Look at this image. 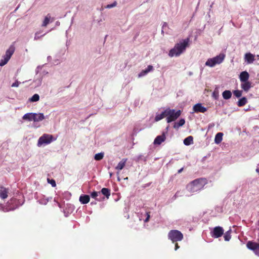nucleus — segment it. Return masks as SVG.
<instances>
[{
  "mask_svg": "<svg viewBox=\"0 0 259 259\" xmlns=\"http://www.w3.org/2000/svg\"><path fill=\"white\" fill-rule=\"evenodd\" d=\"M189 38H187L179 43H177L174 48L169 51L168 56L170 57L179 56L185 51L186 48L189 47Z\"/></svg>",
  "mask_w": 259,
  "mask_h": 259,
  "instance_id": "nucleus-1",
  "label": "nucleus"
},
{
  "mask_svg": "<svg viewBox=\"0 0 259 259\" xmlns=\"http://www.w3.org/2000/svg\"><path fill=\"white\" fill-rule=\"evenodd\" d=\"M207 183L205 178H199L190 182L187 186L188 190L192 193L198 192L202 190Z\"/></svg>",
  "mask_w": 259,
  "mask_h": 259,
  "instance_id": "nucleus-2",
  "label": "nucleus"
},
{
  "mask_svg": "<svg viewBox=\"0 0 259 259\" xmlns=\"http://www.w3.org/2000/svg\"><path fill=\"white\" fill-rule=\"evenodd\" d=\"M168 237L174 243L181 241L183 239V235L180 231L172 230L169 232Z\"/></svg>",
  "mask_w": 259,
  "mask_h": 259,
  "instance_id": "nucleus-3",
  "label": "nucleus"
},
{
  "mask_svg": "<svg viewBox=\"0 0 259 259\" xmlns=\"http://www.w3.org/2000/svg\"><path fill=\"white\" fill-rule=\"evenodd\" d=\"M225 55L223 54H220L218 56L212 58L208 59L205 63V65L210 67H213L216 64L221 63L224 60Z\"/></svg>",
  "mask_w": 259,
  "mask_h": 259,
  "instance_id": "nucleus-4",
  "label": "nucleus"
},
{
  "mask_svg": "<svg viewBox=\"0 0 259 259\" xmlns=\"http://www.w3.org/2000/svg\"><path fill=\"white\" fill-rule=\"evenodd\" d=\"M225 55L223 54H220L218 56L212 58L208 59L205 63V65L210 67H213L216 64L221 63L224 60Z\"/></svg>",
  "mask_w": 259,
  "mask_h": 259,
  "instance_id": "nucleus-5",
  "label": "nucleus"
},
{
  "mask_svg": "<svg viewBox=\"0 0 259 259\" xmlns=\"http://www.w3.org/2000/svg\"><path fill=\"white\" fill-rule=\"evenodd\" d=\"M15 48L14 45H11L7 50L6 54L3 56V59L0 61V66H3L6 65L15 52Z\"/></svg>",
  "mask_w": 259,
  "mask_h": 259,
  "instance_id": "nucleus-6",
  "label": "nucleus"
},
{
  "mask_svg": "<svg viewBox=\"0 0 259 259\" xmlns=\"http://www.w3.org/2000/svg\"><path fill=\"white\" fill-rule=\"evenodd\" d=\"M181 114V111L180 110L176 111L174 109H171L168 108L167 117L166 118V121L167 123H170L172 121H175Z\"/></svg>",
  "mask_w": 259,
  "mask_h": 259,
  "instance_id": "nucleus-7",
  "label": "nucleus"
},
{
  "mask_svg": "<svg viewBox=\"0 0 259 259\" xmlns=\"http://www.w3.org/2000/svg\"><path fill=\"white\" fill-rule=\"evenodd\" d=\"M52 139L53 136L52 135L44 134L39 138L37 146H40L44 144H50L52 141Z\"/></svg>",
  "mask_w": 259,
  "mask_h": 259,
  "instance_id": "nucleus-8",
  "label": "nucleus"
},
{
  "mask_svg": "<svg viewBox=\"0 0 259 259\" xmlns=\"http://www.w3.org/2000/svg\"><path fill=\"white\" fill-rule=\"evenodd\" d=\"M246 246L247 248L252 250L255 255L259 256V243L253 242L252 241H249L246 243Z\"/></svg>",
  "mask_w": 259,
  "mask_h": 259,
  "instance_id": "nucleus-9",
  "label": "nucleus"
},
{
  "mask_svg": "<svg viewBox=\"0 0 259 259\" xmlns=\"http://www.w3.org/2000/svg\"><path fill=\"white\" fill-rule=\"evenodd\" d=\"M224 231V229L222 227H215L213 228V230L211 232V236L215 238H219L223 235Z\"/></svg>",
  "mask_w": 259,
  "mask_h": 259,
  "instance_id": "nucleus-10",
  "label": "nucleus"
},
{
  "mask_svg": "<svg viewBox=\"0 0 259 259\" xmlns=\"http://www.w3.org/2000/svg\"><path fill=\"white\" fill-rule=\"evenodd\" d=\"M193 109L194 112L198 113V112H201V113H204L207 111L206 108L203 106L201 103H197L195 104L193 107Z\"/></svg>",
  "mask_w": 259,
  "mask_h": 259,
  "instance_id": "nucleus-11",
  "label": "nucleus"
},
{
  "mask_svg": "<svg viewBox=\"0 0 259 259\" xmlns=\"http://www.w3.org/2000/svg\"><path fill=\"white\" fill-rule=\"evenodd\" d=\"M166 139L165 134L164 132L161 135L158 136L156 137L154 141V145H160L162 142L165 141Z\"/></svg>",
  "mask_w": 259,
  "mask_h": 259,
  "instance_id": "nucleus-12",
  "label": "nucleus"
},
{
  "mask_svg": "<svg viewBox=\"0 0 259 259\" xmlns=\"http://www.w3.org/2000/svg\"><path fill=\"white\" fill-rule=\"evenodd\" d=\"M9 189L5 187L0 186V197L2 199H6L8 196Z\"/></svg>",
  "mask_w": 259,
  "mask_h": 259,
  "instance_id": "nucleus-13",
  "label": "nucleus"
},
{
  "mask_svg": "<svg viewBox=\"0 0 259 259\" xmlns=\"http://www.w3.org/2000/svg\"><path fill=\"white\" fill-rule=\"evenodd\" d=\"M254 60V56L250 53H246L245 55V60L248 64L252 63Z\"/></svg>",
  "mask_w": 259,
  "mask_h": 259,
  "instance_id": "nucleus-14",
  "label": "nucleus"
},
{
  "mask_svg": "<svg viewBox=\"0 0 259 259\" xmlns=\"http://www.w3.org/2000/svg\"><path fill=\"white\" fill-rule=\"evenodd\" d=\"M241 88L245 92H248L251 87V83L248 81L242 82L241 84Z\"/></svg>",
  "mask_w": 259,
  "mask_h": 259,
  "instance_id": "nucleus-15",
  "label": "nucleus"
},
{
  "mask_svg": "<svg viewBox=\"0 0 259 259\" xmlns=\"http://www.w3.org/2000/svg\"><path fill=\"white\" fill-rule=\"evenodd\" d=\"M249 75L247 72L243 71L242 72L239 76L240 80L242 82L248 81Z\"/></svg>",
  "mask_w": 259,
  "mask_h": 259,
  "instance_id": "nucleus-16",
  "label": "nucleus"
},
{
  "mask_svg": "<svg viewBox=\"0 0 259 259\" xmlns=\"http://www.w3.org/2000/svg\"><path fill=\"white\" fill-rule=\"evenodd\" d=\"M34 122H38L42 121L45 119L43 113H39L38 114L33 113Z\"/></svg>",
  "mask_w": 259,
  "mask_h": 259,
  "instance_id": "nucleus-17",
  "label": "nucleus"
},
{
  "mask_svg": "<svg viewBox=\"0 0 259 259\" xmlns=\"http://www.w3.org/2000/svg\"><path fill=\"white\" fill-rule=\"evenodd\" d=\"M90 200V198L88 195H82L79 197V201L83 204L89 203Z\"/></svg>",
  "mask_w": 259,
  "mask_h": 259,
  "instance_id": "nucleus-18",
  "label": "nucleus"
},
{
  "mask_svg": "<svg viewBox=\"0 0 259 259\" xmlns=\"http://www.w3.org/2000/svg\"><path fill=\"white\" fill-rule=\"evenodd\" d=\"M127 161L126 158H123L120 161L116 166L115 168L117 170H120L123 168L125 165L126 162Z\"/></svg>",
  "mask_w": 259,
  "mask_h": 259,
  "instance_id": "nucleus-19",
  "label": "nucleus"
},
{
  "mask_svg": "<svg viewBox=\"0 0 259 259\" xmlns=\"http://www.w3.org/2000/svg\"><path fill=\"white\" fill-rule=\"evenodd\" d=\"M153 69V67L152 66V65H149L148 66L147 68L145 69V70H143L139 74V77H141V76H143L145 75H146V74H147L148 72H149L150 71H152Z\"/></svg>",
  "mask_w": 259,
  "mask_h": 259,
  "instance_id": "nucleus-20",
  "label": "nucleus"
},
{
  "mask_svg": "<svg viewBox=\"0 0 259 259\" xmlns=\"http://www.w3.org/2000/svg\"><path fill=\"white\" fill-rule=\"evenodd\" d=\"M103 195H104L107 199L109 198L110 196V190L108 188H103L101 189L100 192Z\"/></svg>",
  "mask_w": 259,
  "mask_h": 259,
  "instance_id": "nucleus-21",
  "label": "nucleus"
},
{
  "mask_svg": "<svg viewBox=\"0 0 259 259\" xmlns=\"http://www.w3.org/2000/svg\"><path fill=\"white\" fill-rule=\"evenodd\" d=\"M223 134L222 133H218L215 136L214 142L216 144H220L223 139Z\"/></svg>",
  "mask_w": 259,
  "mask_h": 259,
  "instance_id": "nucleus-22",
  "label": "nucleus"
},
{
  "mask_svg": "<svg viewBox=\"0 0 259 259\" xmlns=\"http://www.w3.org/2000/svg\"><path fill=\"white\" fill-rule=\"evenodd\" d=\"M23 119L27 120L28 121H34L33 113H28L24 114L22 117Z\"/></svg>",
  "mask_w": 259,
  "mask_h": 259,
  "instance_id": "nucleus-23",
  "label": "nucleus"
},
{
  "mask_svg": "<svg viewBox=\"0 0 259 259\" xmlns=\"http://www.w3.org/2000/svg\"><path fill=\"white\" fill-rule=\"evenodd\" d=\"M223 97L225 100L229 99L232 97V93L230 91L226 90L222 93Z\"/></svg>",
  "mask_w": 259,
  "mask_h": 259,
  "instance_id": "nucleus-24",
  "label": "nucleus"
},
{
  "mask_svg": "<svg viewBox=\"0 0 259 259\" xmlns=\"http://www.w3.org/2000/svg\"><path fill=\"white\" fill-rule=\"evenodd\" d=\"M51 16L50 14H48L45 18V19L42 23V27H46L48 24L50 22Z\"/></svg>",
  "mask_w": 259,
  "mask_h": 259,
  "instance_id": "nucleus-25",
  "label": "nucleus"
},
{
  "mask_svg": "<svg viewBox=\"0 0 259 259\" xmlns=\"http://www.w3.org/2000/svg\"><path fill=\"white\" fill-rule=\"evenodd\" d=\"M193 143V138L192 136H190L186 138H185L184 140V144L185 145L188 146L190 145Z\"/></svg>",
  "mask_w": 259,
  "mask_h": 259,
  "instance_id": "nucleus-26",
  "label": "nucleus"
},
{
  "mask_svg": "<svg viewBox=\"0 0 259 259\" xmlns=\"http://www.w3.org/2000/svg\"><path fill=\"white\" fill-rule=\"evenodd\" d=\"M247 102V100L245 97H242L237 102V105L239 107H242L244 106Z\"/></svg>",
  "mask_w": 259,
  "mask_h": 259,
  "instance_id": "nucleus-27",
  "label": "nucleus"
},
{
  "mask_svg": "<svg viewBox=\"0 0 259 259\" xmlns=\"http://www.w3.org/2000/svg\"><path fill=\"white\" fill-rule=\"evenodd\" d=\"M16 207L9 208L7 206H4L2 204L0 203V210L4 212H8L9 211L14 210Z\"/></svg>",
  "mask_w": 259,
  "mask_h": 259,
  "instance_id": "nucleus-28",
  "label": "nucleus"
},
{
  "mask_svg": "<svg viewBox=\"0 0 259 259\" xmlns=\"http://www.w3.org/2000/svg\"><path fill=\"white\" fill-rule=\"evenodd\" d=\"M231 230L230 229L229 231H228L227 232H226L225 233L224 237V239L225 241H229L231 239Z\"/></svg>",
  "mask_w": 259,
  "mask_h": 259,
  "instance_id": "nucleus-29",
  "label": "nucleus"
},
{
  "mask_svg": "<svg viewBox=\"0 0 259 259\" xmlns=\"http://www.w3.org/2000/svg\"><path fill=\"white\" fill-rule=\"evenodd\" d=\"M39 100V96L35 94L32 96V97L30 98L29 100L30 101L32 102H37Z\"/></svg>",
  "mask_w": 259,
  "mask_h": 259,
  "instance_id": "nucleus-30",
  "label": "nucleus"
},
{
  "mask_svg": "<svg viewBox=\"0 0 259 259\" xmlns=\"http://www.w3.org/2000/svg\"><path fill=\"white\" fill-rule=\"evenodd\" d=\"M104 157V153H99L98 154H95L94 156V158L96 160H101Z\"/></svg>",
  "mask_w": 259,
  "mask_h": 259,
  "instance_id": "nucleus-31",
  "label": "nucleus"
},
{
  "mask_svg": "<svg viewBox=\"0 0 259 259\" xmlns=\"http://www.w3.org/2000/svg\"><path fill=\"white\" fill-rule=\"evenodd\" d=\"M99 194H100V192L94 191L91 193V196L93 198H94L98 201H100L101 200L98 199L97 198Z\"/></svg>",
  "mask_w": 259,
  "mask_h": 259,
  "instance_id": "nucleus-32",
  "label": "nucleus"
},
{
  "mask_svg": "<svg viewBox=\"0 0 259 259\" xmlns=\"http://www.w3.org/2000/svg\"><path fill=\"white\" fill-rule=\"evenodd\" d=\"M234 95L237 98H239L242 96V91L239 90H235L233 91Z\"/></svg>",
  "mask_w": 259,
  "mask_h": 259,
  "instance_id": "nucleus-33",
  "label": "nucleus"
},
{
  "mask_svg": "<svg viewBox=\"0 0 259 259\" xmlns=\"http://www.w3.org/2000/svg\"><path fill=\"white\" fill-rule=\"evenodd\" d=\"M47 182L48 183L50 184L53 187H55L56 186V183L54 180L47 179Z\"/></svg>",
  "mask_w": 259,
  "mask_h": 259,
  "instance_id": "nucleus-34",
  "label": "nucleus"
},
{
  "mask_svg": "<svg viewBox=\"0 0 259 259\" xmlns=\"http://www.w3.org/2000/svg\"><path fill=\"white\" fill-rule=\"evenodd\" d=\"M168 113V108H166L164 111H163L161 113V115L162 117V118H164V117H167V114Z\"/></svg>",
  "mask_w": 259,
  "mask_h": 259,
  "instance_id": "nucleus-35",
  "label": "nucleus"
},
{
  "mask_svg": "<svg viewBox=\"0 0 259 259\" xmlns=\"http://www.w3.org/2000/svg\"><path fill=\"white\" fill-rule=\"evenodd\" d=\"M162 119H163L161 114H157L156 115L155 117V121H158L160 120H161Z\"/></svg>",
  "mask_w": 259,
  "mask_h": 259,
  "instance_id": "nucleus-36",
  "label": "nucleus"
},
{
  "mask_svg": "<svg viewBox=\"0 0 259 259\" xmlns=\"http://www.w3.org/2000/svg\"><path fill=\"white\" fill-rule=\"evenodd\" d=\"M39 33L38 32H37L36 33H35V36H34V39L35 40L39 39L40 38L41 36H44V35H45L46 34H43V35H42L41 36H39Z\"/></svg>",
  "mask_w": 259,
  "mask_h": 259,
  "instance_id": "nucleus-37",
  "label": "nucleus"
},
{
  "mask_svg": "<svg viewBox=\"0 0 259 259\" xmlns=\"http://www.w3.org/2000/svg\"><path fill=\"white\" fill-rule=\"evenodd\" d=\"M177 123H178L179 125L182 126L185 123V120L184 119H181Z\"/></svg>",
  "mask_w": 259,
  "mask_h": 259,
  "instance_id": "nucleus-38",
  "label": "nucleus"
},
{
  "mask_svg": "<svg viewBox=\"0 0 259 259\" xmlns=\"http://www.w3.org/2000/svg\"><path fill=\"white\" fill-rule=\"evenodd\" d=\"M150 212H147L146 213V215H147V217L146 218V219L144 220V222L145 223H147V222H148L149 221V219H150Z\"/></svg>",
  "mask_w": 259,
  "mask_h": 259,
  "instance_id": "nucleus-39",
  "label": "nucleus"
},
{
  "mask_svg": "<svg viewBox=\"0 0 259 259\" xmlns=\"http://www.w3.org/2000/svg\"><path fill=\"white\" fill-rule=\"evenodd\" d=\"M116 5H117L116 2H114L113 4L107 5V8H113V7L116 6Z\"/></svg>",
  "mask_w": 259,
  "mask_h": 259,
  "instance_id": "nucleus-40",
  "label": "nucleus"
},
{
  "mask_svg": "<svg viewBox=\"0 0 259 259\" xmlns=\"http://www.w3.org/2000/svg\"><path fill=\"white\" fill-rule=\"evenodd\" d=\"M19 84L20 82L17 80L15 82H14L11 86L12 87H18Z\"/></svg>",
  "mask_w": 259,
  "mask_h": 259,
  "instance_id": "nucleus-41",
  "label": "nucleus"
},
{
  "mask_svg": "<svg viewBox=\"0 0 259 259\" xmlns=\"http://www.w3.org/2000/svg\"><path fill=\"white\" fill-rule=\"evenodd\" d=\"M181 126L179 125L178 123L177 122H175L174 124V128H175V129H178Z\"/></svg>",
  "mask_w": 259,
  "mask_h": 259,
  "instance_id": "nucleus-42",
  "label": "nucleus"
},
{
  "mask_svg": "<svg viewBox=\"0 0 259 259\" xmlns=\"http://www.w3.org/2000/svg\"><path fill=\"white\" fill-rule=\"evenodd\" d=\"M179 246L177 243L175 244V250H177L178 248H179Z\"/></svg>",
  "mask_w": 259,
  "mask_h": 259,
  "instance_id": "nucleus-43",
  "label": "nucleus"
},
{
  "mask_svg": "<svg viewBox=\"0 0 259 259\" xmlns=\"http://www.w3.org/2000/svg\"><path fill=\"white\" fill-rule=\"evenodd\" d=\"M213 97H214V98L215 99H218V95L215 94L214 92H213Z\"/></svg>",
  "mask_w": 259,
  "mask_h": 259,
  "instance_id": "nucleus-44",
  "label": "nucleus"
},
{
  "mask_svg": "<svg viewBox=\"0 0 259 259\" xmlns=\"http://www.w3.org/2000/svg\"><path fill=\"white\" fill-rule=\"evenodd\" d=\"M183 169H184V168H183V167H182V168H181L180 169H179V170H178V172L179 174H180V173L182 172V171L183 170Z\"/></svg>",
  "mask_w": 259,
  "mask_h": 259,
  "instance_id": "nucleus-45",
  "label": "nucleus"
},
{
  "mask_svg": "<svg viewBox=\"0 0 259 259\" xmlns=\"http://www.w3.org/2000/svg\"><path fill=\"white\" fill-rule=\"evenodd\" d=\"M168 128H169V126L168 125V126L166 127V133H167V131H168Z\"/></svg>",
  "mask_w": 259,
  "mask_h": 259,
  "instance_id": "nucleus-46",
  "label": "nucleus"
}]
</instances>
